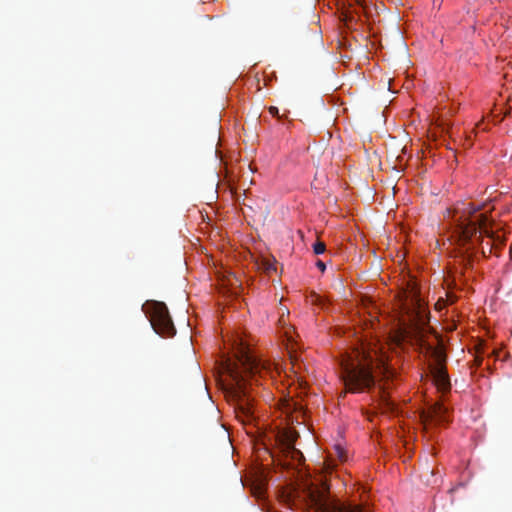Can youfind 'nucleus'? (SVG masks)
I'll return each instance as SVG.
<instances>
[{"instance_id": "obj_1", "label": "nucleus", "mask_w": 512, "mask_h": 512, "mask_svg": "<svg viewBox=\"0 0 512 512\" xmlns=\"http://www.w3.org/2000/svg\"><path fill=\"white\" fill-rule=\"evenodd\" d=\"M403 305L406 317L402 320L404 334L432 358L433 364L430 369L434 383L440 390H448L450 381L445 367L446 354L439 345L437 336L433 337L435 343H431L428 339L429 311L415 286L409 291L406 303Z\"/></svg>"}, {"instance_id": "obj_2", "label": "nucleus", "mask_w": 512, "mask_h": 512, "mask_svg": "<svg viewBox=\"0 0 512 512\" xmlns=\"http://www.w3.org/2000/svg\"><path fill=\"white\" fill-rule=\"evenodd\" d=\"M346 392H362L375 383L374 370L385 371V358L376 343L361 342L355 349V359L341 364Z\"/></svg>"}, {"instance_id": "obj_3", "label": "nucleus", "mask_w": 512, "mask_h": 512, "mask_svg": "<svg viewBox=\"0 0 512 512\" xmlns=\"http://www.w3.org/2000/svg\"><path fill=\"white\" fill-rule=\"evenodd\" d=\"M237 361L227 363L225 369L234 382L231 396L235 402L236 417L247 424L254 419L252 399L247 387L248 378L257 382L255 376L260 372L261 363L244 347L239 348Z\"/></svg>"}, {"instance_id": "obj_4", "label": "nucleus", "mask_w": 512, "mask_h": 512, "mask_svg": "<svg viewBox=\"0 0 512 512\" xmlns=\"http://www.w3.org/2000/svg\"><path fill=\"white\" fill-rule=\"evenodd\" d=\"M307 502L313 512H368L367 504L340 501L329 497V486L324 482L322 489L309 488Z\"/></svg>"}, {"instance_id": "obj_5", "label": "nucleus", "mask_w": 512, "mask_h": 512, "mask_svg": "<svg viewBox=\"0 0 512 512\" xmlns=\"http://www.w3.org/2000/svg\"><path fill=\"white\" fill-rule=\"evenodd\" d=\"M480 210V206L469 203L457 220V232L463 247L468 245L478 232L480 233L479 240L482 234L490 236V231L487 228L488 216L486 213H480Z\"/></svg>"}, {"instance_id": "obj_6", "label": "nucleus", "mask_w": 512, "mask_h": 512, "mask_svg": "<svg viewBox=\"0 0 512 512\" xmlns=\"http://www.w3.org/2000/svg\"><path fill=\"white\" fill-rule=\"evenodd\" d=\"M143 309L149 316L151 326L157 334L163 337L175 335L176 329L165 303L154 300L147 301Z\"/></svg>"}, {"instance_id": "obj_7", "label": "nucleus", "mask_w": 512, "mask_h": 512, "mask_svg": "<svg viewBox=\"0 0 512 512\" xmlns=\"http://www.w3.org/2000/svg\"><path fill=\"white\" fill-rule=\"evenodd\" d=\"M274 258H262L258 263L259 269L263 270L265 273L270 274L276 271Z\"/></svg>"}, {"instance_id": "obj_8", "label": "nucleus", "mask_w": 512, "mask_h": 512, "mask_svg": "<svg viewBox=\"0 0 512 512\" xmlns=\"http://www.w3.org/2000/svg\"><path fill=\"white\" fill-rule=\"evenodd\" d=\"M325 249H326V246L323 242H316L313 245V251L316 255L324 253Z\"/></svg>"}, {"instance_id": "obj_9", "label": "nucleus", "mask_w": 512, "mask_h": 512, "mask_svg": "<svg viewBox=\"0 0 512 512\" xmlns=\"http://www.w3.org/2000/svg\"><path fill=\"white\" fill-rule=\"evenodd\" d=\"M285 448L287 450L296 451V449L294 447V438L292 436H288V435L286 436Z\"/></svg>"}, {"instance_id": "obj_10", "label": "nucleus", "mask_w": 512, "mask_h": 512, "mask_svg": "<svg viewBox=\"0 0 512 512\" xmlns=\"http://www.w3.org/2000/svg\"><path fill=\"white\" fill-rule=\"evenodd\" d=\"M269 113L272 115V116H277L279 117V110L277 107L275 106H271L269 107Z\"/></svg>"}, {"instance_id": "obj_11", "label": "nucleus", "mask_w": 512, "mask_h": 512, "mask_svg": "<svg viewBox=\"0 0 512 512\" xmlns=\"http://www.w3.org/2000/svg\"><path fill=\"white\" fill-rule=\"evenodd\" d=\"M469 250H470V247H467V248H465V252H464V254H465L464 257H465V259H467L468 262L471 261V254H469Z\"/></svg>"}, {"instance_id": "obj_12", "label": "nucleus", "mask_w": 512, "mask_h": 512, "mask_svg": "<svg viewBox=\"0 0 512 512\" xmlns=\"http://www.w3.org/2000/svg\"><path fill=\"white\" fill-rule=\"evenodd\" d=\"M316 265H317V267H318L322 272H324V271H325L326 266H325V264H324L322 261H320V260H319V261L316 263Z\"/></svg>"}, {"instance_id": "obj_13", "label": "nucleus", "mask_w": 512, "mask_h": 512, "mask_svg": "<svg viewBox=\"0 0 512 512\" xmlns=\"http://www.w3.org/2000/svg\"><path fill=\"white\" fill-rule=\"evenodd\" d=\"M442 410H444V409H443L442 407H440V406H439V407L437 408V410L435 409V414H436L437 416H439V414H440V412H441Z\"/></svg>"}, {"instance_id": "obj_14", "label": "nucleus", "mask_w": 512, "mask_h": 512, "mask_svg": "<svg viewBox=\"0 0 512 512\" xmlns=\"http://www.w3.org/2000/svg\"><path fill=\"white\" fill-rule=\"evenodd\" d=\"M441 307H442V306L440 305V302H439V301H438V302H436V308H437V309H441Z\"/></svg>"}, {"instance_id": "obj_15", "label": "nucleus", "mask_w": 512, "mask_h": 512, "mask_svg": "<svg viewBox=\"0 0 512 512\" xmlns=\"http://www.w3.org/2000/svg\"><path fill=\"white\" fill-rule=\"evenodd\" d=\"M476 362H477V365H481L482 359L477 358V359H476Z\"/></svg>"}]
</instances>
